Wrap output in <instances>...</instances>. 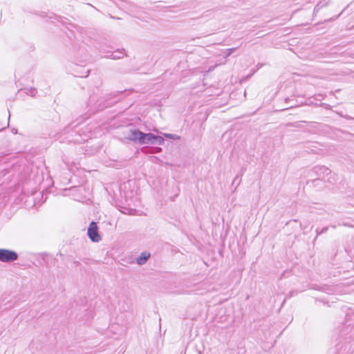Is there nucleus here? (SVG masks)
Returning a JSON list of instances; mask_svg holds the SVG:
<instances>
[{
    "mask_svg": "<svg viewBox=\"0 0 354 354\" xmlns=\"http://www.w3.org/2000/svg\"><path fill=\"white\" fill-rule=\"evenodd\" d=\"M128 201H111V205L115 206L120 212L129 215H142L143 212L132 207Z\"/></svg>",
    "mask_w": 354,
    "mask_h": 354,
    "instance_id": "nucleus-1",
    "label": "nucleus"
},
{
    "mask_svg": "<svg viewBox=\"0 0 354 354\" xmlns=\"http://www.w3.org/2000/svg\"><path fill=\"white\" fill-rule=\"evenodd\" d=\"M18 254L13 250L0 248V261L3 263H12L18 259Z\"/></svg>",
    "mask_w": 354,
    "mask_h": 354,
    "instance_id": "nucleus-2",
    "label": "nucleus"
},
{
    "mask_svg": "<svg viewBox=\"0 0 354 354\" xmlns=\"http://www.w3.org/2000/svg\"><path fill=\"white\" fill-rule=\"evenodd\" d=\"M87 234L89 239L93 242H99L101 240V236L99 234L98 232V227L95 222L92 221L89 224V226L88 227L87 230Z\"/></svg>",
    "mask_w": 354,
    "mask_h": 354,
    "instance_id": "nucleus-3",
    "label": "nucleus"
},
{
    "mask_svg": "<svg viewBox=\"0 0 354 354\" xmlns=\"http://www.w3.org/2000/svg\"><path fill=\"white\" fill-rule=\"evenodd\" d=\"M144 133L141 132L138 129H131L130 131L129 136L128 137V139L134 142H138L139 144H141L142 138H143Z\"/></svg>",
    "mask_w": 354,
    "mask_h": 354,
    "instance_id": "nucleus-4",
    "label": "nucleus"
},
{
    "mask_svg": "<svg viewBox=\"0 0 354 354\" xmlns=\"http://www.w3.org/2000/svg\"><path fill=\"white\" fill-rule=\"evenodd\" d=\"M156 136L153 133H145L143 135V138L141 142V145H153L155 144Z\"/></svg>",
    "mask_w": 354,
    "mask_h": 354,
    "instance_id": "nucleus-5",
    "label": "nucleus"
},
{
    "mask_svg": "<svg viewBox=\"0 0 354 354\" xmlns=\"http://www.w3.org/2000/svg\"><path fill=\"white\" fill-rule=\"evenodd\" d=\"M151 254L147 252H142L140 255L137 258L136 263L138 265L142 266L146 263L149 259Z\"/></svg>",
    "mask_w": 354,
    "mask_h": 354,
    "instance_id": "nucleus-6",
    "label": "nucleus"
},
{
    "mask_svg": "<svg viewBox=\"0 0 354 354\" xmlns=\"http://www.w3.org/2000/svg\"><path fill=\"white\" fill-rule=\"evenodd\" d=\"M44 201H38L37 203L36 201H25L24 205L28 209H30L32 207L37 208V205L41 206Z\"/></svg>",
    "mask_w": 354,
    "mask_h": 354,
    "instance_id": "nucleus-7",
    "label": "nucleus"
},
{
    "mask_svg": "<svg viewBox=\"0 0 354 354\" xmlns=\"http://www.w3.org/2000/svg\"><path fill=\"white\" fill-rule=\"evenodd\" d=\"M124 55V53L122 51H116L112 54L113 59H120L123 57Z\"/></svg>",
    "mask_w": 354,
    "mask_h": 354,
    "instance_id": "nucleus-8",
    "label": "nucleus"
},
{
    "mask_svg": "<svg viewBox=\"0 0 354 354\" xmlns=\"http://www.w3.org/2000/svg\"><path fill=\"white\" fill-rule=\"evenodd\" d=\"M165 140L162 137L159 136H156L155 144L157 143L158 145H163Z\"/></svg>",
    "mask_w": 354,
    "mask_h": 354,
    "instance_id": "nucleus-9",
    "label": "nucleus"
},
{
    "mask_svg": "<svg viewBox=\"0 0 354 354\" xmlns=\"http://www.w3.org/2000/svg\"><path fill=\"white\" fill-rule=\"evenodd\" d=\"M164 136L171 139H177L178 137L175 134L171 133H164Z\"/></svg>",
    "mask_w": 354,
    "mask_h": 354,
    "instance_id": "nucleus-10",
    "label": "nucleus"
},
{
    "mask_svg": "<svg viewBox=\"0 0 354 354\" xmlns=\"http://www.w3.org/2000/svg\"><path fill=\"white\" fill-rule=\"evenodd\" d=\"M36 93H37V91L35 88H31L30 90V95L32 96H34Z\"/></svg>",
    "mask_w": 354,
    "mask_h": 354,
    "instance_id": "nucleus-11",
    "label": "nucleus"
},
{
    "mask_svg": "<svg viewBox=\"0 0 354 354\" xmlns=\"http://www.w3.org/2000/svg\"><path fill=\"white\" fill-rule=\"evenodd\" d=\"M327 230H328V227H323V228L321 230V231H320L319 232H317V233H318V234H322V233H324V232H326L327 231ZM317 232H318V231L317 230Z\"/></svg>",
    "mask_w": 354,
    "mask_h": 354,
    "instance_id": "nucleus-12",
    "label": "nucleus"
},
{
    "mask_svg": "<svg viewBox=\"0 0 354 354\" xmlns=\"http://www.w3.org/2000/svg\"><path fill=\"white\" fill-rule=\"evenodd\" d=\"M295 295H297V292H295V291H291V292H289V297H293Z\"/></svg>",
    "mask_w": 354,
    "mask_h": 354,
    "instance_id": "nucleus-13",
    "label": "nucleus"
},
{
    "mask_svg": "<svg viewBox=\"0 0 354 354\" xmlns=\"http://www.w3.org/2000/svg\"><path fill=\"white\" fill-rule=\"evenodd\" d=\"M227 50H228V53H227V56H229L231 54V53L233 51V49L231 48V49H228Z\"/></svg>",
    "mask_w": 354,
    "mask_h": 354,
    "instance_id": "nucleus-14",
    "label": "nucleus"
},
{
    "mask_svg": "<svg viewBox=\"0 0 354 354\" xmlns=\"http://www.w3.org/2000/svg\"><path fill=\"white\" fill-rule=\"evenodd\" d=\"M215 67H216V66H214L211 67L210 68H209V70H208V71H212Z\"/></svg>",
    "mask_w": 354,
    "mask_h": 354,
    "instance_id": "nucleus-15",
    "label": "nucleus"
},
{
    "mask_svg": "<svg viewBox=\"0 0 354 354\" xmlns=\"http://www.w3.org/2000/svg\"><path fill=\"white\" fill-rule=\"evenodd\" d=\"M344 225H346V226H348V227L351 226L350 225H347L346 223H344Z\"/></svg>",
    "mask_w": 354,
    "mask_h": 354,
    "instance_id": "nucleus-16",
    "label": "nucleus"
}]
</instances>
